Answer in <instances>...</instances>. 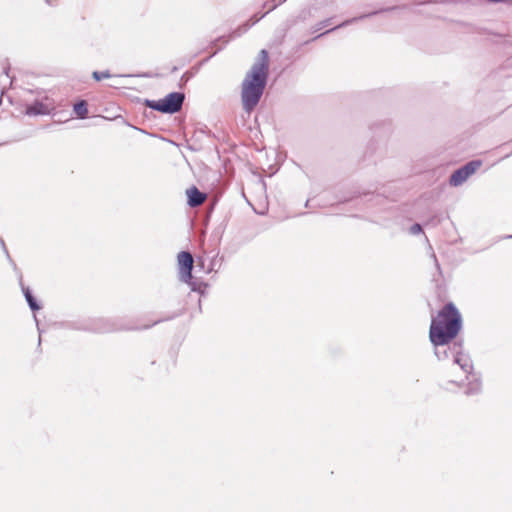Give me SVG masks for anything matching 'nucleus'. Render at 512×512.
<instances>
[{"mask_svg":"<svg viewBox=\"0 0 512 512\" xmlns=\"http://www.w3.org/2000/svg\"><path fill=\"white\" fill-rule=\"evenodd\" d=\"M462 329V317L457 307L446 303L433 317L429 328V340L434 347V355L439 361L454 358L463 350V342L456 340Z\"/></svg>","mask_w":512,"mask_h":512,"instance_id":"f257e3e1","label":"nucleus"},{"mask_svg":"<svg viewBox=\"0 0 512 512\" xmlns=\"http://www.w3.org/2000/svg\"><path fill=\"white\" fill-rule=\"evenodd\" d=\"M268 76L269 56L268 52L262 49L242 82L241 100L246 112L250 113L258 105L265 90Z\"/></svg>","mask_w":512,"mask_h":512,"instance_id":"f03ea898","label":"nucleus"},{"mask_svg":"<svg viewBox=\"0 0 512 512\" xmlns=\"http://www.w3.org/2000/svg\"><path fill=\"white\" fill-rule=\"evenodd\" d=\"M69 327L75 330L98 334L134 329L133 326L126 325L121 319H110L102 317L86 318L79 321H74L69 324Z\"/></svg>","mask_w":512,"mask_h":512,"instance_id":"7ed1b4c3","label":"nucleus"},{"mask_svg":"<svg viewBox=\"0 0 512 512\" xmlns=\"http://www.w3.org/2000/svg\"><path fill=\"white\" fill-rule=\"evenodd\" d=\"M482 165L481 160H471L465 165L456 169L449 178V184L453 187L462 185Z\"/></svg>","mask_w":512,"mask_h":512,"instance_id":"20e7f679","label":"nucleus"},{"mask_svg":"<svg viewBox=\"0 0 512 512\" xmlns=\"http://www.w3.org/2000/svg\"><path fill=\"white\" fill-rule=\"evenodd\" d=\"M185 100V94L182 92H171L161 99L162 113L174 114L182 109Z\"/></svg>","mask_w":512,"mask_h":512,"instance_id":"39448f33","label":"nucleus"},{"mask_svg":"<svg viewBox=\"0 0 512 512\" xmlns=\"http://www.w3.org/2000/svg\"><path fill=\"white\" fill-rule=\"evenodd\" d=\"M179 278L181 281H190L192 278V270L194 259L189 251H181L178 256Z\"/></svg>","mask_w":512,"mask_h":512,"instance_id":"423d86ee","label":"nucleus"},{"mask_svg":"<svg viewBox=\"0 0 512 512\" xmlns=\"http://www.w3.org/2000/svg\"><path fill=\"white\" fill-rule=\"evenodd\" d=\"M17 272H18V277H19V284L21 286V290L24 294L25 300H26L29 308L33 312L38 311L41 308L40 304L38 303L36 298L33 296L31 289L23 284L22 273L19 270Z\"/></svg>","mask_w":512,"mask_h":512,"instance_id":"0eeeda50","label":"nucleus"},{"mask_svg":"<svg viewBox=\"0 0 512 512\" xmlns=\"http://www.w3.org/2000/svg\"><path fill=\"white\" fill-rule=\"evenodd\" d=\"M453 364H457L464 373L467 374V378H469V375L473 373V363L469 355L464 354L463 350L459 351L457 355L453 358Z\"/></svg>","mask_w":512,"mask_h":512,"instance_id":"6e6552de","label":"nucleus"},{"mask_svg":"<svg viewBox=\"0 0 512 512\" xmlns=\"http://www.w3.org/2000/svg\"><path fill=\"white\" fill-rule=\"evenodd\" d=\"M206 199V194L197 187L192 186L187 190V203L190 207L200 206Z\"/></svg>","mask_w":512,"mask_h":512,"instance_id":"1a4fd4ad","label":"nucleus"},{"mask_svg":"<svg viewBox=\"0 0 512 512\" xmlns=\"http://www.w3.org/2000/svg\"><path fill=\"white\" fill-rule=\"evenodd\" d=\"M25 113L29 116L48 115L50 114V109L41 101L36 100L26 107Z\"/></svg>","mask_w":512,"mask_h":512,"instance_id":"9d476101","label":"nucleus"},{"mask_svg":"<svg viewBox=\"0 0 512 512\" xmlns=\"http://www.w3.org/2000/svg\"><path fill=\"white\" fill-rule=\"evenodd\" d=\"M376 13H377V12H373V13H369V14H364V15H361V16H359V17H354V18L348 19V20H346V21H343L342 23H340V24H338V25H336V26H334V27H332V28H330V29L326 30L325 32L318 34V35H317V36H315L311 41H314V40H316V39H319V38H321L322 36L327 35V34H329V33L333 32V31H335V30H337V29H339V28L346 27V26H348V25H350V24H352V23H355V22H357V21H359V20H362V19H364V18L370 17V16H372V15H374V14H376Z\"/></svg>","mask_w":512,"mask_h":512,"instance_id":"9b49d317","label":"nucleus"},{"mask_svg":"<svg viewBox=\"0 0 512 512\" xmlns=\"http://www.w3.org/2000/svg\"><path fill=\"white\" fill-rule=\"evenodd\" d=\"M470 376H471V379L469 380L467 387L465 389V394L468 396L476 395V394L480 393V391L482 389L481 379L479 377H477L474 373H472Z\"/></svg>","mask_w":512,"mask_h":512,"instance_id":"f8f14e48","label":"nucleus"},{"mask_svg":"<svg viewBox=\"0 0 512 512\" xmlns=\"http://www.w3.org/2000/svg\"><path fill=\"white\" fill-rule=\"evenodd\" d=\"M73 111L79 119H85L88 115V104L85 100L77 101L73 106Z\"/></svg>","mask_w":512,"mask_h":512,"instance_id":"ddd939ff","label":"nucleus"},{"mask_svg":"<svg viewBox=\"0 0 512 512\" xmlns=\"http://www.w3.org/2000/svg\"><path fill=\"white\" fill-rule=\"evenodd\" d=\"M145 106L162 113V101L159 100H145Z\"/></svg>","mask_w":512,"mask_h":512,"instance_id":"4468645a","label":"nucleus"},{"mask_svg":"<svg viewBox=\"0 0 512 512\" xmlns=\"http://www.w3.org/2000/svg\"><path fill=\"white\" fill-rule=\"evenodd\" d=\"M265 14H266V13H264L260 18H256L255 20H253V22H252L251 24L246 23V24H244V25H243V28H239V29L235 30V31L233 32V37H238V36H240L242 33H245L246 31H248V29H249L252 25H254L256 22H258L262 17H264V16H265Z\"/></svg>","mask_w":512,"mask_h":512,"instance_id":"2eb2a0df","label":"nucleus"},{"mask_svg":"<svg viewBox=\"0 0 512 512\" xmlns=\"http://www.w3.org/2000/svg\"><path fill=\"white\" fill-rule=\"evenodd\" d=\"M184 282L187 283L191 287L192 291H196L199 293H203L202 288L206 287V284L193 280V277L191 278L190 281H184Z\"/></svg>","mask_w":512,"mask_h":512,"instance_id":"dca6fc26","label":"nucleus"},{"mask_svg":"<svg viewBox=\"0 0 512 512\" xmlns=\"http://www.w3.org/2000/svg\"><path fill=\"white\" fill-rule=\"evenodd\" d=\"M332 18H327L323 21L318 22L316 25L311 27V33H316L320 31L321 29L329 26L331 24Z\"/></svg>","mask_w":512,"mask_h":512,"instance_id":"f3484780","label":"nucleus"},{"mask_svg":"<svg viewBox=\"0 0 512 512\" xmlns=\"http://www.w3.org/2000/svg\"><path fill=\"white\" fill-rule=\"evenodd\" d=\"M0 246L2 247V249H3V251H4L5 255H6L9 263L12 265L13 269L15 271H18L17 265L15 264L13 259L11 258L10 254L8 252V249H7L6 245H5V242H4V240L1 237H0Z\"/></svg>","mask_w":512,"mask_h":512,"instance_id":"a211bd4d","label":"nucleus"},{"mask_svg":"<svg viewBox=\"0 0 512 512\" xmlns=\"http://www.w3.org/2000/svg\"><path fill=\"white\" fill-rule=\"evenodd\" d=\"M92 77H93L94 80L100 81L102 79L110 78L111 74H110V72L108 70H106V71H94L92 73Z\"/></svg>","mask_w":512,"mask_h":512,"instance_id":"6ab92c4d","label":"nucleus"},{"mask_svg":"<svg viewBox=\"0 0 512 512\" xmlns=\"http://www.w3.org/2000/svg\"><path fill=\"white\" fill-rule=\"evenodd\" d=\"M181 313H173L172 315L168 316V317H165L163 319H158L156 321H154L151 325H145L143 326L144 329H147V328H150L152 327L153 325L157 324V323H160L162 321H167V320H172L174 318H176L177 316H179Z\"/></svg>","mask_w":512,"mask_h":512,"instance_id":"aec40b11","label":"nucleus"},{"mask_svg":"<svg viewBox=\"0 0 512 512\" xmlns=\"http://www.w3.org/2000/svg\"><path fill=\"white\" fill-rule=\"evenodd\" d=\"M422 232V226L419 223H414L410 227V233L413 235L420 234Z\"/></svg>","mask_w":512,"mask_h":512,"instance_id":"412c9836","label":"nucleus"},{"mask_svg":"<svg viewBox=\"0 0 512 512\" xmlns=\"http://www.w3.org/2000/svg\"><path fill=\"white\" fill-rule=\"evenodd\" d=\"M191 75L188 72H185L180 79L179 87L182 88L186 83L190 80Z\"/></svg>","mask_w":512,"mask_h":512,"instance_id":"4be33fe9","label":"nucleus"},{"mask_svg":"<svg viewBox=\"0 0 512 512\" xmlns=\"http://www.w3.org/2000/svg\"><path fill=\"white\" fill-rule=\"evenodd\" d=\"M285 0H272L273 4H271L269 7H268V10L266 13H268L269 11H272L273 9H275L278 5H280L281 3H283Z\"/></svg>","mask_w":512,"mask_h":512,"instance_id":"5701e85b","label":"nucleus"},{"mask_svg":"<svg viewBox=\"0 0 512 512\" xmlns=\"http://www.w3.org/2000/svg\"><path fill=\"white\" fill-rule=\"evenodd\" d=\"M433 258H434V261H435V264H436L437 269H440V265H439V263H438V261H437V258H436V256H435V254H433Z\"/></svg>","mask_w":512,"mask_h":512,"instance_id":"b1692460","label":"nucleus"},{"mask_svg":"<svg viewBox=\"0 0 512 512\" xmlns=\"http://www.w3.org/2000/svg\"><path fill=\"white\" fill-rule=\"evenodd\" d=\"M177 70H178V68H177L176 66H174V67H172L171 72H172V73H174V72H176Z\"/></svg>","mask_w":512,"mask_h":512,"instance_id":"393cba45","label":"nucleus"},{"mask_svg":"<svg viewBox=\"0 0 512 512\" xmlns=\"http://www.w3.org/2000/svg\"><path fill=\"white\" fill-rule=\"evenodd\" d=\"M4 73L6 74V76L8 77V69H5Z\"/></svg>","mask_w":512,"mask_h":512,"instance_id":"a878e982","label":"nucleus"},{"mask_svg":"<svg viewBox=\"0 0 512 512\" xmlns=\"http://www.w3.org/2000/svg\"><path fill=\"white\" fill-rule=\"evenodd\" d=\"M305 206H306V207H308V206H309V200H307V201H306Z\"/></svg>","mask_w":512,"mask_h":512,"instance_id":"bb28decb","label":"nucleus"},{"mask_svg":"<svg viewBox=\"0 0 512 512\" xmlns=\"http://www.w3.org/2000/svg\"><path fill=\"white\" fill-rule=\"evenodd\" d=\"M41 344V337H39V340H38V345Z\"/></svg>","mask_w":512,"mask_h":512,"instance_id":"cd10ccee","label":"nucleus"},{"mask_svg":"<svg viewBox=\"0 0 512 512\" xmlns=\"http://www.w3.org/2000/svg\"><path fill=\"white\" fill-rule=\"evenodd\" d=\"M505 238H512V235H508V236H506Z\"/></svg>","mask_w":512,"mask_h":512,"instance_id":"c85d7f7f","label":"nucleus"},{"mask_svg":"<svg viewBox=\"0 0 512 512\" xmlns=\"http://www.w3.org/2000/svg\"><path fill=\"white\" fill-rule=\"evenodd\" d=\"M511 154H512V151H511L510 155H511ZM508 156H509V154H507V155H506V157H508Z\"/></svg>","mask_w":512,"mask_h":512,"instance_id":"c756f323","label":"nucleus"}]
</instances>
